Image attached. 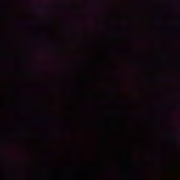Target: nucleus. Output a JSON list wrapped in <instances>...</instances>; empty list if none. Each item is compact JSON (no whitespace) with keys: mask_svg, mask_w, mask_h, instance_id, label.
I'll list each match as a JSON object with an SVG mask.
<instances>
[{"mask_svg":"<svg viewBox=\"0 0 180 180\" xmlns=\"http://www.w3.org/2000/svg\"><path fill=\"white\" fill-rule=\"evenodd\" d=\"M174 141L176 143L177 141H176V138H174Z\"/></svg>","mask_w":180,"mask_h":180,"instance_id":"nucleus-1","label":"nucleus"}]
</instances>
